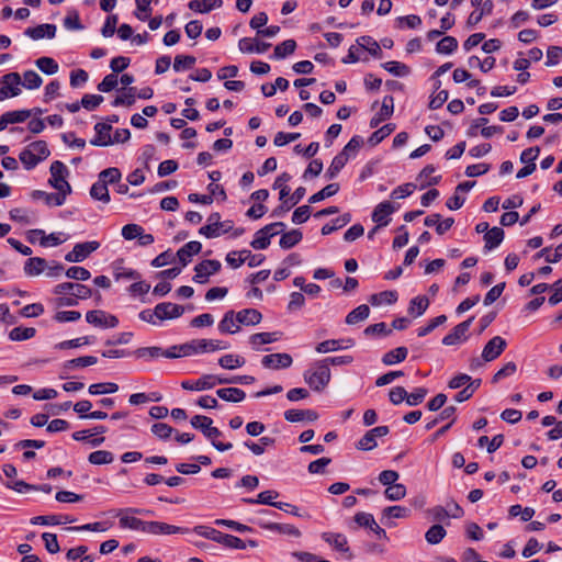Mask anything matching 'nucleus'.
Wrapping results in <instances>:
<instances>
[{"mask_svg":"<svg viewBox=\"0 0 562 562\" xmlns=\"http://www.w3.org/2000/svg\"><path fill=\"white\" fill-rule=\"evenodd\" d=\"M305 383L315 392L323 391L330 382L331 373L326 361L318 360L303 373Z\"/></svg>","mask_w":562,"mask_h":562,"instance_id":"1","label":"nucleus"},{"mask_svg":"<svg viewBox=\"0 0 562 562\" xmlns=\"http://www.w3.org/2000/svg\"><path fill=\"white\" fill-rule=\"evenodd\" d=\"M153 514H154L153 510H149V509L137 508V507H126V508L119 509L116 512L115 516L119 517L120 528L143 532L145 520L137 518L135 515H153Z\"/></svg>","mask_w":562,"mask_h":562,"instance_id":"2","label":"nucleus"},{"mask_svg":"<svg viewBox=\"0 0 562 562\" xmlns=\"http://www.w3.org/2000/svg\"><path fill=\"white\" fill-rule=\"evenodd\" d=\"M194 531L199 536H202L206 539H211L215 542L222 543L227 548L239 549V550H244L246 548L245 541L241 540L240 538L233 536V535L223 533L214 528L198 526L194 528Z\"/></svg>","mask_w":562,"mask_h":562,"instance_id":"3","label":"nucleus"},{"mask_svg":"<svg viewBox=\"0 0 562 562\" xmlns=\"http://www.w3.org/2000/svg\"><path fill=\"white\" fill-rule=\"evenodd\" d=\"M50 151L46 143H30V145L20 154V160L26 169L34 168L40 161L45 160Z\"/></svg>","mask_w":562,"mask_h":562,"instance_id":"4","label":"nucleus"},{"mask_svg":"<svg viewBox=\"0 0 562 562\" xmlns=\"http://www.w3.org/2000/svg\"><path fill=\"white\" fill-rule=\"evenodd\" d=\"M68 173L67 167L61 161L56 160L52 164L48 182L54 189L66 196L71 193V187L66 180Z\"/></svg>","mask_w":562,"mask_h":562,"instance_id":"5","label":"nucleus"},{"mask_svg":"<svg viewBox=\"0 0 562 562\" xmlns=\"http://www.w3.org/2000/svg\"><path fill=\"white\" fill-rule=\"evenodd\" d=\"M203 339H193L182 345L172 346L166 350L165 357L175 359L180 357H190L199 353H206Z\"/></svg>","mask_w":562,"mask_h":562,"instance_id":"6","label":"nucleus"},{"mask_svg":"<svg viewBox=\"0 0 562 562\" xmlns=\"http://www.w3.org/2000/svg\"><path fill=\"white\" fill-rule=\"evenodd\" d=\"M0 83V101L18 97L21 93V76L18 72L2 76Z\"/></svg>","mask_w":562,"mask_h":562,"instance_id":"7","label":"nucleus"},{"mask_svg":"<svg viewBox=\"0 0 562 562\" xmlns=\"http://www.w3.org/2000/svg\"><path fill=\"white\" fill-rule=\"evenodd\" d=\"M474 317H470L467 321L458 324L452 330L446 335L442 339L445 346H457L465 342L469 338V330Z\"/></svg>","mask_w":562,"mask_h":562,"instance_id":"8","label":"nucleus"},{"mask_svg":"<svg viewBox=\"0 0 562 562\" xmlns=\"http://www.w3.org/2000/svg\"><path fill=\"white\" fill-rule=\"evenodd\" d=\"M99 247L100 243L95 240L78 243L74 246L71 251L66 254L65 260L68 262H81Z\"/></svg>","mask_w":562,"mask_h":562,"instance_id":"9","label":"nucleus"},{"mask_svg":"<svg viewBox=\"0 0 562 562\" xmlns=\"http://www.w3.org/2000/svg\"><path fill=\"white\" fill-rule=\"evenodd\" d=\"M86 321L89 324L101 328H114L119 325V319L116 316L102 310L89 311L86 314Z\"/></svg>","mask_w":562,"mask_h":562,"instance_id":"10","label":"nucleus"},{"mask_svg":"<svg viewBox=\"0 0 562 562\" xmlns=\"http://www.w3.org/2000/svg\"><path fill=\"white\" fill-rule=\"evenodd\" d=\"M222 265L218 260L206 259L198 263L194 268L195 274L193 281L195 283H206L209 277L218 272Z\"/></svg>","mask_w":562,"mask_h":562,"instance_id":"11","label":"nucleus"},{"mask_svg":"<svg viewBox=\"0 0 562 562\" xmlns=\"http://www.w3.org/2000/svg\"><path fill=\"white\" fill-rule=\"evenodd\" d=\"M54 293L58 295L71 294L76 299L86 300L92 295V290L80 283L64 282L55 286Z\"/></svg>","mask_w":562,"mask_h":562,"instance_id":"12","label":"nucleus"},{"mask_svg":"<svg viewBox=\"0 0 562 562\" xmlns=\"http://www.w3.org/2000/svg\"><path fill=\"white\" fill-rule=\"evenodd\" d=\"M322 539L333 547L337 552L345 554L348 560L352 559V553L348 544V539L345 535L338 532H323Z\"/></svg>","mask_w":562,"mask_h":562,"instance_id":"13","label":"nucleus"},{"mask_svg":"<svg viewBox=\"0 0 562 562\" xmlns=\"http://www.w3.org/2000/svg\"><path fill=\"white\" fill-rule=\"evenodd\" d=\"M358 145L359 143H347L344 150L333 159L327 170L329 178H335L338 175L347 164L350 154L357 150Z\"/></svg>","mask_w":562,"mask_h":562,"instance_id":"14","label":"nucleus"},{"mask_svg":"<svg viewBox=\"0 0 562 562\" xmlns=\"http://www.w3.org/2000/svg\"><path fill=\"white\" fill-rule=\"evenodd\" d=\"M389 434L387 426H378L364 434L358 441L357 448L359 450L369 451L376 447V438L384 437Z\"/></svg>","mask_w":562,"mask_h":562,"instance_id":"15","label":"nucleus"},{"mask_svg":"<svg viewBox=\"0 0 562 562\" xmlns=\"http://www.w3.org/2000/svg\"><path fill=\"white\" fill-rule=\"evenodd\" d=\"M507 346L506 340L501 336H495L487 341L482 351L484 361L490 362L497 359Z\"/></svg>","mask_w":562,"mask_h":562,"instance_id":"16","label":"nucleus"},{"mask_svg":"<svg viewBox=\"0 0 562 562\" xmlns=\"http://www.w3.org/2000/svg\"><path fill=\"white\" fill-rule=\"evenodd\" d=\"M155 307H156L159 325L164 321L179 318L184 313L183 306L171 303V302H162V303L157 304Z\"/></svg>","mask_w":562,"mask_h":562,"instance_id":"17","label":"nucleus"},{"mask_svg":"<svg viewBox=\"0 0 562 562\" xmlns=\"http://www.w3.org/2000/svg\"><path fill=\"white\" fill-rule=\"evenodd\" d=\"M261 363L267 369L279 370L290 368L293 359L289 353H271L261 359Z\"/></svg>","mask_w":562,"mask_h":562,"instance_id":"18","label":"nucleus"},{"mask_svg":"<svg viewBox=\"0 0 562 562\" xmlns=\"http://www.w3.org/2000/svg\"><path fill=\"white\" fill-rule=\"evenodd\" d=\"M183 529L181 527H177L173 525H169L162 521H145L144 522V533L160 536V535H172L182 532Z\"/></svg>","mask_w":562,"mask_h":562,"instance_id":"19","label":"nucleus"},{"mask_svg":"<svg viewBox=\"0 0 562 562\" xmlns=\"http://www.w3.org/2000/svg\"><path fill=\"white\" fill-rule=\"evenodd\" d=\"M257 525L262 529L278 532L280 535H288L295 538L301 537V531L295 526L290 524L270 522L259 519L257 520Z\"/></svg>","mask_w":562,"mask_h":562,"instance_id":"20","label":"nucleus"},{"mask_svg":"<svg viewBox=\"0 0 562 562\" xmlns=\"http://www.w3.org/2000/svg\"><path fill=\"white\" fill-rule=\"evenodd\" d=\"M216 385L215 374H204L198 380H186L181 382V386L188 391H205Z\"/></svg>","mask_w":562,"mask_h":562,"instance_id":"21","label":"nucleus"},{"mask_svg":"<svg viewBox=\"0 0 562 562\" xmlns=\"http://www.w3.org/2000/svg\"><path fill=\"white\" fill-rule=\"evenodd\" d=\"M355 346V340L347 339H329L317 344L315 350L319 353H327L330 351L344 350Z\"/></svg>","mask_w":562,"mask_h":562,"instance_id":"22","label":"nucleus"},{"mask_svg":"<svg viewBox=\"0 0 562 562\" xmlns=\"http://www.w3.org/2000/svg\"><path fill=\"white\" fill-rule=\"evenodd\" d=\"M234 228L233 221H221L216 223V225H204L199 229V234L205 236L206 238H216L223 234L232 232Z\"/></svg>","mask_w":562,"mask_h":562,"instance_id":"23","label":"nucleus"},{"mask_svg":"<svg viewBox=\"0 0 562 562\" xmlns=\"http://www.w3.org/2000/svg\"><path fill=\"white\" fill-rule=\"evenodd\" d=\"M270 43L258 42L250 37H243L238 42V48L245 54H263L270 48Z\"/></svg>","mask_w":562,"mask_h":562,"instance_id":"24","label":"nucleus"},{"mask_svg":"<svg viewBox=\"0 0 562 562\" xmlns=\"http://www.w3.org/2000/svg\"><path fill=\"white\" fill-rule=\"evenodd\" d=\"M355 521L360 526V527H366V528H369L371 529L378 537L379 539H384L386 538V532L384 529H382L378 524L376 521L374 520V517L373 515L369 514V513H363V512H360V513H357L355 515Z\"/></svg>","mask_w":562,"mask_h":562,"instance_id":"25","label":"nucleus"},{"mask_svg":"<svg viewBox=\"0 0 562 562\" xmlns=\"http://www.w3.org/2000/svg\"><path fill=\"white\" fill-rule=\"evenodd\" d=\"M454 223L452 217L441 218L440 214L434 213L424 218V225L435 227L437 234L443 235Z\"/></svg>","mask_w":562,"mask_h":562,"instance_id":"26","label":"nucleus"},{"mask_svg":"<svg viewBox=\"0 0 562 562\" xmlns=\"http://www.w3.org/2000/svg\"><path fill=\"white\" fill-rule=\"evenodd\" d=\"M395 211L394 206L385 201L378 204L372 213V220L380 226H386L390 222V215Z\"/></svg>","mask_w":562,"mask_h":562,"instance_id":"27","label":"nucleus"},{"mask_svg":"<svg viewBox=\"0 0 562 562\" xmlns=\"http://www.w3.org/2000/svg\"><path fill=\"white\" fill-rule=\"evenodd\" d=\"M24 34L34 41L42 40L45 36L53 38L56 35V25L47 23L37 25L35 27H29L25 30Z\"/></svg>","mask_w":562,"mask_h":562,"instance_id":"28","label":"nucleus"},{"mask_svg":"<svg viewBox=\"0 0 562 562\" xmlns=\"http://www.w3.org/2000/svg\"><path fill=\"white\" fill-rule=\"evenodd\" d=\"M202 249V245L200 241H189L186 245H183L178 251L177 257L179 261L182 263L183 267H186L192 259V257L196 254H199Z\"/></svg>","mask_w":562,"mask_h":562,"instance_id":"29","label":"nucleus"},{"mask_svg":"<svg viewBox=\"0 0 562 562\" xmlns=\"http://www.w3.org/2000/svg\"><path fill=\"white\" fill-rule=\"evenodd\" d=\"M31 196L33 200H44L48 206H60L65 203L67 198L64 193H59L58 191L56 193H48L42 190H34Z\"/></svg>","mask_w":562,"mask_h":562,"instance_id":"30","label":"nucleus"},{"mask_svg":"<svg viewBox=\"0 0 562 562\" xmlns=\"http://www.w3.org/2000/svg\"><path fill=\"white\" fill-rule=\"evenodd\" d=\"M284 418L290 423L314 422L318 418V414L313 409H288L284 412Z\"/></svg>","mask_w":562,"mask_h":562,"instance_id":"31","label":"nucleus"},{"mask_svg":"<svg viewBox=\"0 0 562 562\" xmlns=\"http://www.w3.org/2000/svg\"><path fill=\"white\" fill-rule=\"evenodd\" d=\"M239 325L254 326L261 322L262 314L256 308H245L236 313Z\"/></svg>","mask_w":562,"mask_h":562,"instance_id":"32","label":"nucleus"},{"mask_svg":"<svg viewBox=\"0 0 562 562\" xmlns=\"http://www.w3.org/2000/svg\"><path fill=\"white\" fill-rule=\"evenodd\" d=\"M33 235H40V244L42 247L58 246L65 241V239H61L59 237L60 234L52 233L49 235H46L43 229H32L29 232L27 236L31 243H34Z\"/></svg>","mask_w":562,"mask_h":562,"instance_id":"33","label":"nucleus"},{"mask_svg":"<svg viewBox=\"0 0 562 562\" xmlns=\"http://www.w3.org/2000/svg\"><path fill=\"white\" fill-rule=\"evenodd\" d=\"M393 106H394V100L391 95H385L383 98L380 111L372 117L371 120V126L376 127L380 122L384 121L385 119L390 117L393 113Z\"/></svg>","mask_w":562,"mask_h":562,"instance_id":"34","label":"nucleus"},{"mask_svg":"<svg viewBox=\"0 0 562 562\" xmlns=\"http://www.w3.org/2000/svg\"><path fill=\"white\" fill-rule=\"evenodd\" d=\"M218 330L223 334H235L239 330V323L236 319V313L228 311L224 314L222 321L218 323Z\"/></svg>","mask_w":562,"mask_h":562,"instance_id":"35","label":"nucleus"},{"mask_svg":"<svg viewBox=\"0 0 562 562\" xmlns=\"http://www.w3.org/2000/svg\"><path fill=\"white\" fill-rule=\"evenodd\" d=\"M505 233L504 229L497 226L492 227L486 234L484 235V241H485V249L492 250L496 247H498L502 241L504 240Z\"/></svg>","mask_w":562,"mask_h":562,"instance_id":"36","label":"nucleus"},{"mask_svg":"<svg viewBox=\"0 0 562 562\" xmlns=\"http://www.w3.org/2000/svg\"><path fill=\"white\" fill-rule=\"evenodd\" d=\"M220 398L226 402L238 403L245 400L246 393L238 387H223L216 391Z\"/></svg>","mask_w":562,"mask_h":562,"instance_id":"37","label":"nucleus"},{"mask_svg":"<svg viewBox=\"0 0 562 562\" xmlns=\"http://www.w3.org/2000/svg\"><path fill=\"white\" fill-rule=\"evenodd\" d=\"M46 267V260L44 258L32 257L25 261L24 272L26 276L34 277L41 274Z\"/></svg>","mask_w":562,"mask_h":562,"instance_id":"38","label":"nucleus"},{"mask_svg":"<svg viewBox=\"0 0 562 562\" xmlns=\"http://www.w3.org/2000/svg\"><path fill=\"white\" fill-rule=\"evenodd\" d=\"M357 44L359 47L368 50L372 56L376 58H381L382 49L381 45L371 36L363 35L357 38Z\"/></svg>","mask_w":562,"mask_h":562,"instance_id":"39","label":"nucleus"},{"mask_svg":"<svg viewBox=\"0 0 562 562\" xmlns=\"http://www.w3.org/2000/svg\"><path fill=\"white\" fill-rule=\"evenodd\" d=\"M406 357H407V348L397 347V348L384 353V356L382 357V362L385 366H392V364H396L398 362L404 361L406 359Z\"/></svg>","mask_w":562,"mask_h":562,"instance_id":"40","label":"nucleus"},{"mask_svg":"<svg viewBox=\"0 0 562 562\" xmlns=\"http://www.w3.org/2000/svg\"><path fill=\"white\" fill-rule=\"evenodd\" d=\"M279 339V333H257L250 336L249 342L254 349H258L261 345L274 342Z\"/></svg>","mask_w":562,"mask_h":562,"instance_id":"41","label":"nucleus"},{"mask_svg":"<svg viewBox=\"0 0 562 562\" xmlns=\"http://www.w3.org/2000/svg\"><path fill=\"white\" fill-rule=\"evenodd\" d=\"M458 48V41L453 36H443L436 43V52L441 55L452 54Z\"/></svg>","mask_w":562,"mask_h":562,"instance_id":"42","label":"nucleus"},{"mask_svg":"<svg viewBox=\"0 0 562 562\" xmlns=\"http://www.w3.org/2000/svg\"><path fill=\"white\" fill-rule=\"evenodd\" d=\"M90 195L92 199L103 203L110 202L108 186L100 179H98V181L92 184L90 189Z\"/></svg>","mask_w":562,"mask_h":562,"instance_id":"43","label":"nucleus"},{"mask_svg":"<svg viewBox=\"0 0 562 562\" xmlns=\"http://www.w3.org/2000/svg\"><path fill=\"white\" fill-rule=\"evenodd\" d=\"M303 238V234L299 229H292L288 233H284L279 241V245L283 249H290L297 245Z\"/></svg>","mask_w":562,"mask_h":562,"instance_id":"44","label":"nucleus"},{"mask_svg":"<svg viewBox=\"0 0 562 562\" xmlns=\"http://www.w3.org/2000/svg\"><path fill=\"white\" fill-rule=\"evenodd\" d=\"M204 436L211 440L212 446L218 451H226L233 447L231 442L223 443L216 440V438L222 436V432L218 428L213 427L212 425L207 428Z\"/></svg>","mask_w":562,"mask_h":562,"instance_id":"45","label":"nucleus"},{"mask_svg":"<svg viewBox=\"0 0 562 562\" xmlns=\"http://www.w3.org/2000/svg\"><path fill=\"white\" fill-rule=\"evenodd\" d=\"M9 216L12 221L22 224H31L35 220V213L23 207L12 209L9 212Z\"/></svg>","mask_w":562,"mask_h":562,"instance_id":"46","label":"nucleus"},{"mask_svg":"<svg viewBox=\"0 0 562 562\" xmlns=\"http://www.w3.org/2000/svg\"><path fill=\"white\" fill-rule=\"evenodd\" d=\"M447 535V531L441 524L432 525L425 533V539L430 544L439 543Z\"/></svg>","mask_w":562,"mask_h":562,"instance_id":"47","label":"nucleus"},{"mask_svg":"<svg viewBox=\"0 0 562 562\" xmlns=\"http://www.w3.org/2000/svg\"><path fill=\"white\" fill-rule=\"evenodd\" d=\"M370 308L368 305L362 304L352 310L346 317V323L348 325H355L359 322H362L369 317Z\"/></svg>","mask_w":562,"mask_h":562,"instance_id":"48","label":"nucleus"},{"mask_svg":"<svg viewBox=\"0 0 562 562\" xmlns=\"http://www.w3.org/2000/svg\"><path fill=\"white\" fill-rule=\"evenodd\" d=\"M35 334L34 327H14L10 330L9 338L12 341H23L33 338Z\"/></svg>","mask_w":562,"mask_h":562,"instance_id":"49","label":"nucleus"},{"mask_svg":"<svg viewBox=\"0 0 562 562\" xmlns=\"http://www.w3.org/2000/svg\"><path fill=\"white\" fill-rule=\"evenodd\" d=\"M397 301V292L396 291H383L376 294L371 295L370 303L372 305L379 306L383 304H393Z\"/></svg>","mask_w":562,"mask_h":562,"instance_id":"50","label":"nucleus"},{"mask_svg":"<svg viewBox=\"0 0 562 562\" xmlns=\"http://www.w3.org/2000/svg\"><path fill=\"white\" fill-rule=\"evenodd\" d=\"M97 362H98V359L95 357L83 356V357L75 358L71 360H67L64 363V369L69 371V370H74L76 368H85V367L93 366Z\"/></svg>","mask_w":562,"mask_h":562,"instance_id":"51","label":"nucleus"},{"mask_svg":"<svg viewBox=\"0 0 562 562\" xmlns=\"http://www.w3.org/2000/svg\"><path fill=\"white\" fill-rule=\"evenodd\" d=\"M339 191V184L338 183H329L326 187H324L321 191L314 193L310 196L308 202L310 203H317L319 201H323L327 198H330L335 195Z\"/></svg>","mask_w":562,"mask_h":562,"instance_id":"52","label":"nucleus"},{"mask_svg":"<svg viewBox=\"0 0 562 562\" xmlns=\"http://www.w3.org/2000/svg\"><path fill=\"white\" fill-rule=\"evenodd\" d=\"M295 48H296V43L294 40H285L274 47L273 57L277 59H282V58L293 54Z\"/></svg>","mask_w":562,"mask_h":562,"instance_id":"53","label":"nucleus"},{"mask_svg":"<svg viewBox=\"0 0 562 562\" xmlns=\"http://www.w3.org/2000/svg\"><path fill=\"white\" fill-rule=\"evenodd\" d=\"M113 460H114L113 453L108 450H97V451L91 452L88 457V461L91 464H95V465L109 464V463L113 462Z\"/></svg>","mask_w":562,"mask_h":562,"instance_id":"54","label":"nucleus"},{"mask_svg":"<svg viewBox=\"0 0 562 562\" xmlns=\"http://www.w3.org/2000/svg\"><path fill=\"white\" fill-rule=\"evenodd\" d=\"M43 83V79L41 78V76L34 71V70H26L24 74H23V81L21 80V85L29 89V90H34V89H38Z\"/></svg>","mask_w":562,"mask_h":562,"instance_id":"55","label":"nucleus"},{"mask_svg":"<svg viewBox=\"0 0 562 562\" xmlns=\"http://www.w3.org/2000/svg\"><path fill=\"white\" fill-rule=\"evenodd\" d=\"M350 221H351V215L349 213H345V214L340 215L339 217L335 218L333 221V224H325L321 231L322 235H329L333 232L347 225Z\"/></svg>","mask_w":562,"mask_h":562,"instance_id":"56","label":"nucleus"},{"mask_svg":"<svg viewBox=\"0 0 562 562\" xmlns=\"http://www.w3.org/2000/svg\"><path fill=\"white\" fill-rule=\"evenodd\" d=\"M218 364L227 370H234L245 364V359L236 355H225L218 359Z\"/></svg>","mask_w":562,"mask_h":562,"instance_id":"57","label":"nucleus"},{"mask_svg":"<svg viewBox=\"0 0 562 562\" xmlns=\"http://www.w3.org/2000/svg\"><path fill=\"white\" fill-rule=\"evenodd\" d=\"M271 238L272 237L263 228H261L256 232L254 239L250 243V246L254 249L258 250L266 249L270 245Z\"/></svg>","mask_w":562,"mask_h":562,"instance_id":"58","label":"nucleus"},{"mask_svg":"<svg viewBox=\"0 0 562 562\" xmlns=\"http://www.w3.org/2000/svg\"><path fill=\"white\" fill-rule=\"evenodd\" d=\"M117 390H119V385L113 382L94 383V384H91L88 389V391L91 395L115 393Z\"/></svg>","mask_w":562,"mask_h":562,"instance_id":"59","label":"nucleus"},{"mask_svg":"<svg viewBox=\"0 0 562 562\" xmlns=\"http://www.w3.org/2000/svg\"><path fill=\"white\" fill-rule=\"evenodd\" d=\"M37 68L46 75H54L58 71V64L52 57H41L35 61Z\"/></svg>","mask_w":562,"mask_h":562,"instance_id":"60","label":"nucleus"},{"mask_svg":"<svg viewBox=\"0 0 562 562\" xmlns=\"http://www.w3.org/2000/svg\"><path fill=\"white\" fill-rule=\"evenodd\" d=\"M135 95H136V89L133 87L127 88L123 91V93L121 95H117L114 99L113 105L114 106H119V105L131 106L135 102Z\"/></svg>","mask_w":562,"mask_h":562,"instance_id":"61","label":"nucleus"},{"mask_svg":"<svg viewBox=\"0 0 562 562\" xmlns=\"http://www.w3.org/2000/svg\"><path fill=\"white\" fill-rule=\"evenodd\" d=\"M196 59L190 55H177L173 61V70L179 72L184 69H190L195 64Z\"/></svg>","mask_w":562,"mask_h":562,"instance_id":"62","label":"nucleus"},{"mask_svg":"<svg viewBox=\"0 0 562 562\" xmlns=\"http://www.w3.org/2000/svg\"><path fill=\"white\" fill-rule=\"evenodd\" d=\"M537 258L544 257V259L550 263H555L562 258V243L558 245L554 251H551V248H543L537 255Z\"/></svg>","mask_w":562,"mask_h":562,"instance_id":"63","label":"nucleus"},{"mask_svg":"<svg viewBox=\"0 0 562 562\" xmlns=\"http://www.w3.org/2000/svg\"><path fill=\"white\" fill-rule=\"evenodd\" d=\"M406 494V488L403 484L395 483L385 488L384 495L390 501H400Z\"/></svg>","mask_w":562,"mask_h":562,"instance_id":"64","label":"nucleus"}]
</instances>
